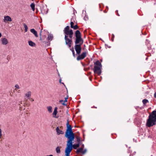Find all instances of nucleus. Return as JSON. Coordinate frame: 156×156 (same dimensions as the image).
I'll return each instance as SVG.
<instances>
[{
  "label": "nucleus",
  "instance_id": "a19ab883",
  "mask_svg": "<svg viewBox=\"0 0 156 156\" xmlns=\"http://www.w3.org/2000/svg\"><path fill=\"white\" fill-rule=\"evenodd\" d=\"M20 110H22V109H23V107H20ZM23 109H25V108H23Z\"/></svg>",
  "mask_w": 156,
  "mask_h": 156
},
{
  "label": "nucleus",
  "instance_id": "f03ea898",
  "mask_svg": "<svg viewBox=\"0 0 156 156\" xmlns=\"http://www.w3.org/2000/svg\"><path fill=\"white\" fill-rule=\"evenodd\" d=\"M156 125V110H154L151 113L147 119L146 125L149 127Z\"/></svg>",
  "mask_w": 156,
  "mask_h": 156
},
{
  "label": "nucleus",
  "instance_id": "2eb2a0df",
  "mask_svg": "<svg viewBox=\"0 0 156 156\" xmlns=\"http://www.w3.org/2000/svg\"><path fill=\"white\" fill-rule=\"evenodd\" d=\"M58 108L57 107H55V108L54 111L53 113V117L54 118H58V117L55 116L57 113V110Z\"/></svg>",
  "mask_w": 156,
  "mask_h": 156
},
{
  "label": "nucleus",
  "instance_id": "ea45409f",
  "mask_svg": "<svg viewBox=\"0 0 156 156\" xmlns=\"http://www.w3.org/2000/svg\"><path fill=\"white\" fill-rule=\"evenodd\" d=\"M84 147V144H82V146H81V148H83H83Z\"/></svg>",
  "mask_w": 156,
  "mask_h": 156
},
{
  "label": "nucleus",
  "instance_id": "4be33fe9",
  "mask_svg": "<svg viewBox=\"0 0 156 156\" xmlns=\"http://www.w3.org/2000/svg\"><path fill=\"white\" fill-rule=\"evenodd\" d=\"M149 102V101L148 100L146 99H144L142 101V102L143 103V105H146V104L148 103Z\"/></svg>",
  "mask_w": 156,
  "mask_h": 156
},
{
  "label": "nucleus",
  "instance_id": "bb28decb",
  "mask_svg": "<svg viewBox=\"0 0 156 156\" xmlns=\"http://www.w3.org/2000/svg\"><path fill=\"white\" fill-rule=\"evenodd\" d=\"M59 103H61L62 104L64 105H65V106H66V104L65 103V102H64V101L63 100H60L59 101Z\"/></svg>",
  "mask_w": 156,
  "mask_h": 156
},
{
  "label": "nucleus",
  "instance_id": "c03bdc74",
  "mask_svg": "<svg viewBox=\"0 0 156 156\" xmlns=\"http://www.w3.org/2000/svg\"><path fill=\"white\" fill-rule=\"evenodd\" d=\"M22 104V102H20V103L18 105H20V104Z\"/></svg>",
  "mask_w": 156,
  "mask_h": 156
},
{
  "label": "nucleus",
  "instance_id": "1a4fd4ad",
  "mask_svg": "<svg viewBox=\"0 0 156 156\" xmlns=\"http://www.w3.org/2000/svg\"><path fill=\"white\" fill-rule=\"evenodd\" d=\"M87 151L86 149L84 150L83 148H80L77 149L76 151V153L78 154L80 153H81L83 154H86Z\"/></svg>",
  "mask_w": 156,
  "mask_h": 156
},
{
  "label": "nucleus",
  "instance_id": "423d86ee",
  "mask_svg": "<svg viewBox=\"0 0 156 156\" xmlns=\"http://www.w3.org/2000/svg\"><path fill=\"white\" fill-rule=\"evenodd\" d=\"M64 39L65 41L66 44L68 46L69 48H71L72 43V39L69 38L68 36L65 35Z\"/></svg>",
  "mask_w": 156,
  "mask_h": 156
},
{
  "label": "nucleus",
  "instance_id": "2f4dec72",
  "mask_svg": "<svg viewBox=\"0 0 156 156\" xmlns=\"http://www.w3.org/2000/svg\"><path fill=\"white\" fill-rule=\"evenodd\" d=\"M69 31H70V30L69 31H67V32H65V33H65V35H66L67 36H68V35L69 34H69Z\"/></svg>",
  "mask_w": 156,
  "mask_h": 156
},
{
  "label": "nucleus",
  "instance_id": "5701e85b",
  "mask_svg": "<svg viewBox=\"0 0 156 156\" xmlns=\"http://www.w3.org/2000/svg\"><path fill=\"white\" fill-rule=\"evenodd\" d=\"M69 30V27L68 26H67L63 30L64 33L65 32H67V31Z\"/></svg>",
  "mask_w": 156,
  "mask_h": 156
},
{
  "label": "nucleus",
  "instance_id": "a18cd8bd",
  "mask_svg": "<svg viewBox=\"0 0 156 156\" xmlns=\"http://www.w3.org/2000/svg\"><path fill=\"white\" fill-rule=\"evenodd\" d=\"M41 32H40V36L41 35Z\"/></svg>",
  "mask_w": 156,
  "mask_h": 156
},
{
  "label": "nucleus",
  "instance_id": "dca6fc26",
  "mask_svg": "<svg viewBox=\"0 0 156 156\" xmlns=\"http://www.w3.org/2000/svg\"><path fill=\"white\" fill-rule=\"evenodd\" d=\"M71 152L70 151L66 148L65 150V155L66 156H70L69 154Z\"/></svg>",
  "mask_w": 156,
  "mask_h": 156
},
{
  "label": "nucleus",
  "instance_id": "37998d69",
  "mask_svg": "<svg viewBox=\"0 0 156 156\" xmlns=\"http://www.w3.org/2000/svg\"><path fill=\"white\" fill-rule=\"evenodd\" d=\"M116 12H117V15L118 16H119V14L118 12V11L117 10L116 11Z\"/></svg>",
  "mask_w": 156,
  "mask_h": 156
},
{
  "label": "nucleus",
  "instance_id": "7ed1b4c3",
  "mask_svg": "<svg viewBox=\"0 0 156 156\" xmlns=\"http://www.w3.org/2000/svg\"><path fill=\"white\" fill-rule=\"evenodd\" d=\"M94 67L93 71L94 73L100 75L101 73V68L102 65L101 63L99 60H97L94 62Z\"/></svg>",
  "mask_w": 156,
  "mask_h": 156
},
{
  "label": "nucleus",
  "instance_id": "412c9836",
  "mask_svg": "<svg viewBox=\"0 0 156 156\" xmlns=\"http://www.w3.org/2000/svg\"><path fill=\"white\" fill-rule=\"evenodd\" d=\"M31 92L29 91L25 94V96L27 98H29L30 97L31 95Z\"/></svg>",
  "mask_w": 156,
  "mask_h": 156
},
{
  "label": "nucleus",
  "instance_id": "4468645a",
  "mask_svg": "<svg viewBox=\"0 0 156 156\" xmlns=\"http://www.w3.org/2000/svg\"><path fill=\"white\" fill-rule=\"evenodd\" d=\"M30 31L33 34H34L36 37H38L37 31L36 30H35L34 29H31L30 30Z\"/></svg>",
  "mask_w": 156,
  "mask_h": 156
},
{
  "label": "nucleus",
  "instance_id": "6e6552de",
  "mask_svg": "<svg viewBox=\"0 0 156 156\" xmlns=\"http://www.w3.org/2000/svg\"><path fill=\"white\" fill-rule=\"evenodd\" d=\"M79 55L77 57L76 59L77 61H80L83 59L87 56V52L84 51L82 53L81 55Z\"/></svg>",
  "mask_w": 156,
  "mask_h": 156
},
{
  "label": "nucleus",
  "instance_id": "ddd939ff",
  "mask_svg": "<svg viewBox=\"0 0 156 156\" xmlns=\"http://www.w3.org/2000/svg\"><path fill=\"white\" fill-rule=\"evenodd\" d=\"M2 43L3 45H6L8 43L7 40L5 38L1 39Z\"/></svg>",
  "mask_w": 156,
  "mask_h": 156
},
{
  "label": "nucleus",
  "instance_id": "b1692460",
  "mask_svg": "<svg viewBox=\"0 0 156 156\" xmlns=\"http://www.w3.org/2000/svg\"><path fill=\"white\" fill-rule=\"evenodd\" d=\"M30 7H31L32 10L33 11L35 10V4L34 3H32L30 5Z\"/></svg>",
  "mask_w": 156,
  "mask_h": 156
},
{
  "label": "nucleus",
  "instance_id": "e433bc0d",
  "mask_svg": "<svg viewBox=\"0 0 156 156\" xmlns=\"http://www.w3.org/2000/svg\"><path fill=\"white\" fill-rule=\"evenodd\" d=\"M15 87L16 88H18V89H19L20 88V87H19V86L18 84H16L15 85Z\"/></svg>",
  "mask_w": 156,
  "mask_h": 156
},
{
  "label": "nucleus",
  "instance_id": "aec40b11",
  "mask_svg": "<svg viewBox=\"0 0 156 156\" xmlns=\"http://www.w3.org/2000/svg\"><path fill=\"white\" fill-rule=\"evenodd\" d=\"M70 50L72 52V54H73V56L74 57H75V51H74V48L73 47H72V48H70Z\"/></svg>",
  "mask_w": 156,
  "mask_h": 156
},
{
  "label": "nucleus",
  "instance_id": "c756f323",
  "mask_svg": "<svg viewBox=\"0 0 156 156\" xmlns=\"http://www.w3.org/2000/svg\"><path fill=\"white\" fill-rule=\"evenodd\" d=\"M42 12L44 13H47L48 12V10L46 9V10L45 11H44V8H42L41 9Z\"/></svg>",
  "mask_w": 156,
  "mask_h": 156
},
{
  "label": "nucleus",
  "instance_id": "c85d7f7f",
  "mask_svg": "<svg viewBox=\"0 0 156 156\" xmlns=\"http://www.w3.org/2000/svg\"><path fill=\"white\" fill-rule=\"evenodd\" d=\"M79 28V27L77 25H76L73 27L72 28H73L74 30H76Z\"/></svg>",
  "mask_w": 156,
  "mask_h": 156
},
{
  "label": "nucleus",
  "instance_id": "a211bd4d",
  "mask_svg": "<svg viewBox=\"0 0 156 156\" xmlns=\"http://www.w3.org/2000/svg\"><path fill=\"white\" fill-rule=\"evenodd\" d=\"M76 139L77 144H80L81 143L80 138L78 136H76Z\"/></svg>",
  "mask_w": 156,
  "mask_h": 156
},
{
  "label": "nucleus",
  "instance_id": "a878e982",
  "mask_svg": "<svg viewBox=\"0 0 156 156\" xmlns=\"http://www.w3.org/2000/svg\"><path fill=\"white\" fill-rule=\"evenodd\" d=\"M48 111L50 112L51 113L52 112V108L51 106H49L47 107Z\"/></svg>",
  "mask_w": 156,
  "mask_h": 156
},
{
  "label": "nucleus",
  "instance_id": "f8f14e48",
  "mask_svg": "<svg viewBox=\"0 0 156 156\" xmlns=\"http://www.w3.org/2000/svg\"><path fill=\"white\" fill-rule=\"evenodd\" d=\"M56 130L57 135L63 134L64 133V132L62 130H60L58 127H56Z\"/></svg>",
  "mask_w": 156,
  "mask_h": 156
},
{
  "label": "nucleus",
  "instance_id": "58836bf2",
  "mask_svg": "<svg viewBox=\"0 0 156 156\" xmlns=\"http://www.w3.org/2000/svg\"><path fill=\"white\" fill-rule=\"evenodd\" d=\"M154 98H156V92H155L154 94Z\"/></svg>",
  "mask_w": 156,
  "mask_h": 156
},
{
  "label": "nucleus",
  "instance_id": "393cba45",
  "mask_svg": "<svg viewBox=\"0 0 156 156\" xmlns=\"http://www.w3.org/2000/svg\"><path fill=\"white\" fill-rule=\"evenodd\" d=\"M23 26L25 28V32H26L28 30V27L26 24L25 23L23 24Z\"/></svg>",
  "mask_w": 156,
  "mask_h": 156
},
{
  "label": "nucleus",
  "instance_id": "7c9ffc66",
  "mask_svg": "<svg viewBox=\"0 0 156 156\" xmlns=\"http://www.w3.org/2000/svg\"><path fill=\"white\" fill-rule=\"evenodd\" d=\"M74 23L73 22H70V27L71 28H73L74 26Z\"/></svg>",
  "mask_w": 156,
  "mask_h": 156
},
{
  "label": "nucleus",
  "instance_id": "f257e3e1",
  "mask_svg": "<svg viewBox=\"0 0 156 156\" xmlns=\"http://www.w3.org/2000/svg\"><path fill=\"white\" fill-rule=\"evenodd\" d=\"M76 39L74 41L75 45L74 48L77 54H80L82 50L81 45L83 43V40L80 31L77 30L75 32Z\"/></svg>",
  "mask_w": 156,
  "mask_h": 156
},
{
  "label": "nucleus",
  "instance_id": "cd10ccee",
  "mask_svg": "<svg viewBox=\"0 0 156 156\" xmlns=\"http://www.w3.org/2000/svg\"><path fill=\"white\" fill-rule=\"evenodd\" d=\"M129 153H130L129 155V156H133L134 154H135L136 152L135 151H134L132 154V152L131 151H129Z\"/></svg>",
  "mask_w": 156,
  "mask_h": 156
},
{
  "label": "nucleus",
  "instance_id": "9b49d317",
  "mask_svg": "<svg viewBox=\"0 0 156 156\" xmlns=\"http://www.w3.org/2000/svg\"><path fill=\"white\" fill-rule=\"evenodd\" d=\"M12 20L11 18L9 16H5L4 20V22L6 23L8 21H11Z\"/></svg>",
  "mask_w": 156,
  "mask_h": 156
},
{
  "label": "nucleus",
  "instance_id": "72a5a7b5",
  "mask_svg": "<svg viewBox=\"0 0 156 156\" xmlns=\"http://www.w3.org/2000/svg\"><path fill=\"white\" fill-rule=\"evenodd\" d=\"M68 96H67L65 98V100L64 101V102H66L67 101V100L68 99Z\"/></svg>",
  "mask_w": 156,
  "mask_h": 156
},
{
  "label": "nucleus",
  "instance_id": "9d476101",
  "mask_svg": "<svg viewBox=\"0 0 156 156\" xmlns=\"http://www.w3.org/2000/svg\"><path fill=\"white\" fill-rule=\"evenodd\" d=\"M67 129H66V131L65 133H67L68 131L72 130V127L71 125H70L69 124V120L68 119L67 120V123L66 124Z\"/></svg>",
  "mask_w": 156,
  "mask_h": 156
},
{
  "label": "nucleus",
  "instance_id": "6ab92c4d",
  "mask_svg": "<svg viewBox=\"0 0 156 156\" xmlns=\"http://www.w3.org/2000/svg\"><path fill=\"white\" fill-rule=\"evenodd\" d=\"M56 151L57 153L60 154L61 153L60 147L58 146L56 148Z\"/></svg>",
  "mask_w": 156,
  "mask_h": 156
},
{
  "label": "nucleus",
  "instance_id": "79ce46f5",
  "mask_svg": "<svg viewBox=\"0 0 156 156\" xmlns=\"http://www.w3.org/2000/svg\"><path fill=\"white\" fill-rule=\"evenodd\" d=\"M91 108H97V107H95V106H93V107H91Z\"/></svg>",
  "mask_w": 156,
  "mask_h": 156
},
{
  "label": "nucleus",
  "instance_id": "4c0bfd02",
  "mask_svg": "<svg viewBox=\"0 0 156 156\" xmlns=\"http://www.w3.org/2000/svg\"><path fill=\"white\" fill-rule=\"evenodd\" d=\"M105 45L106 46L108 47L109 48H111V47L110 46H108V45L105 44Z\"/></svg>",
  "mask_w": 156,
  "mask_h": 156
},
{
  "label": "nucleus",
  "instance_id": "20e7f679",
  "mask_svg": "<svg viewBox=\"0 0 156 156\" xmlns=\"http://www.w3.org/2000/svg\"><path fill=\"white\" fill-rule=\"evenodd\" d=\"M73 141H70L67 142L66 144V148H67L69 150L71 151L73 149V148L75 149H76L77 148L79 147L80 144H73Z\"/></svg>",
  "mask_w": 156,
  "mask_h": 156
},
{
  "label": "nucleus",
  "instance_id": "c9c22d12",
  "mask_svg": "<svg viewBox=\"0 0 156 156\" xmlns=\"http://www.w3.org/2000/svg\"><path fill=\"white\" fill-rule=\"evenodd\" d=\"M73 30L72 29H71L70 30L69 34H73Z\"/></svg>",
  "mask_w": 156,
  "mask_h": 156
},
{
  "label": "nucleus",
  "instance_id": "473e14b6",
  "mask_svg": "<svg viewBox=\"0 0 156 156\" xmlns=\"http://www.w3.org/2000/svg\"><path fill=\"white\" fill-rule=\"evenodd\" d=\"M115 37V36L114 34H112V37L111 38V41L113 42L114 41V39Z\"/></svg>",
  "mask_w": 156,
  "mask_h": 156
},
{
  "label": "nucleus",
  "instance_id": "de8ad7c7",
  "mask_svg": "<svg viewBox=\"0 0 156 156\" xmlns=\"http://www.w3.org/2000/svg\"><path fill=\"white\" fill-rule=\"evenodd\" d=\"M32 101H34V100L33 99H32Z\"/></svg>",
  "mask_w": 156,
  "mask_h": 156
},
{
  "label": "nucleus",
  "instance_id": "39448f33",
  "mask_svg": "<svg viewBox=\"0 0 156 156\" xmlns=\"http://www.w3.org/2000/svg\"><path fill=\"white\" fill-rule=\"evenodd\" d=\"M65 136L68 139L67 142L71 141H73L75 139V134L72 130L68 131L67 133H65Z\"/></svg>",
  "mask_w": 156,
  "mask_h": 156
},
{
  "label": "nucleus",
  "instance_id": "f704fd0d",
  "mask_svg": "<svg viewBox=\"0 0 156 156\" xmlns=\"http://www.w3.org/2000/svg\"><path fill=\"white\" fill-rule=\"evenodd\" d=\"M69 35V39H72V38L73 34H69L68 35Z\"/></svg>",
  "mask_w": 156,
  "mask_h": 156
},
{
  "label": "nucleus",
  "instance_id": "0eeeda50",
  "mask_svg": "<svg viewBox=\"0 0 156 156\" xmlns=\"http://www.w3.org/2000/svg\"><path fill=\"white\" fill-rule=\"evenodd\" d=\"M53 38V36L52 34H49L48 35V41L46 42L43 41L42 38L40 37V40L42 41V42L45 44L46 45H49L50 44V42L49 41H51Z\"/></svg>",
  "mask_w": 156,
  "mask_h": 156
},
{
  "label": "nucleus",
  "instance_id": "f3484780",
  "mask_svg": "<svg viewBox=\"0 0 156 156\" xmlns=\"http://www.w3.org/2000/svg\"><path fill=\"white\" fill-rule=\"evenodd\" d=\"M28 42L29 45L31 47H34L36 46L35 43L32 42V41H29Z\"/></svg>",
  "mask_w": 156,
  "mask_h": 156
},
{
  "label": "nucleus",
  "instance_id": "49530a36",
  "mask_svg": "<svg viewBox=\"0 0 156 156\" xmlns=\"http://www.w3.org/2000/svg\"><path fill=\"white\" fill-rule=\"evenodd\" d=\"M61 79H60V80H59V82H60V83H61Z\"/></svg>",
  "mask_w": 156,
  "mask_h": 156
}]
</instances>
